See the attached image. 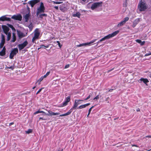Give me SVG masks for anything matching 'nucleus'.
<instances>
[{
  "instance_id": "obj_15",
  "label": "nucleus",
  "mask_w": 151,
  "mask_h": 151,
  "mask_svg": "<svg viewBox=\"0 0 151 151\" xmlns=\"http://www.w3.org/2000/svg\"><path fill=\"white\" fill-rule=\"evenodd\" d=\"M30 16V14L29 13H28L23 16V18L24 19L26 22H27Z\"/></svg>"
},
{
  "instance_id": "obj_50",
  "label": "nucleus",
  "mask_w": 151,
  "mask_h": 151,
  "mask_svg": "<svg viewBox=\"0 0 151 151\" xmlns=\"http://www.w3.org/2000/svg\"><path fill=\"white\" fill-rule=\"evenodd\" d=\"M113 68L112 69H111V70H108V71H107V73H109V72H110L111 71H112L113 70Z\"/></svg>"
},
{
  "instance_id": "obj_32",
  "label": "nucleus",
  "mask_w": 151,
  "mask_h": 151,
  "mask_svg": "<svg viewBox=\"0 0 151 151\" xmlns=\"http://www.w3.org/2000/svg\"><path fill=\"white\" fill-rule=\"evenodd\" d=\"M48 47H49V46L48 45H47L46 46L44 45H42L40 46V48H38V49L39 50L41 48H44L45 47L48 48Z\"/></svg>"
},
{
  "instance_id": "obj_35",
  "label": "nucleus",
  "mask_w": 151,
  "mask_h": 151,
  "mask_svg": "<svg viewBox=\"0 0 151 151\" xmlns=\"http://www.w3.org/2000/svg\"><path fill=\"white\" fill-rule=\"evenodd\" d=\"M32 132V130L31 129H29L27 131H26V132L27 134H29Z\"/></svg>"
},
{
  "instance_id": "obj_31",
  "label": "nucleus",
  "mask_w": 151,
  "mask_h": 151,
  "mask_svg": "<svg viewBox=\"0 0 151 151\" xmlns=\"http://www.w3.org/2000/svg\"><path fill=\"white\" fill-rule=\"evenodd\" d=\"M44 78L43 76H42L38 81L37 82H39V84H40V82L42 81Z\"/></svg>"
},
{
  "instance_id": "obj_30",
  "label": "nucleus",
  "mask_w": 151,
  "mask_h": 151,
  "mask_svg": "<svg viewBox=\"0 0 151 151\" xmlns=\"http://www.w3.org/2000/svg\"><path fill=\"white\" fill-rule=\"evenodd\" d=\"M7 25L9 27L11 28L13 30H14V31H15V29L14 28V27H13V26L12 25L9 24H7Z\"/></svg>"
},
{
  "instance_id": "obj_4",
  "label": "nucleus",
  "mask_w": 151,
  "mask_h": 151,
  "mask_svg": "<svg viewBox=\"0 0 151 151\" xmlns=\"http://www.w3.org/2000/svg\"><path fill=\"white\" fill-rule=\"evenodd\" d=\"M45 10V8L43 3L42 2H41L39 7L37 9L36 13L37 15L38 16L39 14L44 12Z\"/></svg>"
},
{
  "instance_id": "obj_3",
  "label": "nucleus",
  "mask_w": 151,
  "mask_h": 151,
  "mask_svg": "<svg viewBox=\"0 0 151 151\" xmlns=\"http://www.w3.org/2000/svg\"><path fill=\"white\" fill-rule=\"evenodd\" d=\"M147 8V6L145 2L141 0L138 5V9L140 12L145 11Z\"/></svg>"
},
{
  "instance_id": "obj_60",
  "label": "nucleus",
  "mask_w": 151,
  "mask_h": 151,
  "mask_svg": "<svg viewBox=\"0 0 151 151\" xmlns=\"http://www.w3.org/2000/svg\"><path fill=\"white\" fill-rule=\"evenodd\" d=\"M63 151V149H62L60 151Z\"/></svg>"
},
{
  "instance_id": "obj_26",
  "label": "nucleus",
  "mask_w": 151,
  "mask_h": 151,
  "mask_svg": "<svg viewBox=\"0 0 151 151\" xmlns=\"http://www.w3.org/2000/svg\"><path fill=\"white\" fill-rule=\"evenodd\" d=\"M125 23L123 21L120 22L117 24L118 27H120L123 25Z\"/></svg>"
},
{
  "instance_id": "obj_57",
  "label": "nucleus",
  "mask_w": 151,
  "mask_h": 151,
  "mask_svg": "<svg viewBox=\"0 0 151 151\" xmlns=\"http://www.w3.org/2000/svg\"><path fill=\"white\" fill-rule=\"evenodd\" d=\"M109 99V97H108L107 99H106V100L107 101Z\"/></svg>"
},
{
  "instance_id": "obj_38",
  "label": "nucleus",
  "mask_w": 151,
  "mask_h": 151,
  "mask_svg": "<svg viewBox=\"0 0 151 151\" xmlns=\"http://www.w3.org/2000/svg\"><path fill=\"white\" fill-rule=\"evenodd\" d=\"M68 102L65 101L63 103V106H66Z\"/></svg>"
},
{
  "instance_id": "obj_5",
  "label": "nucleus",
  "mask_w": 151,
  "mask_h": 151,
  "mask_svg": "<svg viewBox=\"0 0 151 151\" xmlns=\"http://www.w3.org/2000/svg\"><path fill=\"white\" fill-rule=\"evenodd\" d=\"M40 33V32L38 29L37 28L35 30L34 32V35L32 40V42H34L35 40L39 38Z\"/></svg>"
},
{
  "instance_id": "obj_6",
  "label": "nucleus",
  "mask_w": 151,
  "mask_h": 151,
  "mask_svg": "<svg viewBox=\"0 0 151 151\" xmlns=\"http://www.w3.org/2000/svg\"><path fill=\"white\" fill-rule=\"evenodd\" d=\"M18 50L17 48H14L11 51L9 55V58L11 59H13L14 56L16 55L18 52Z\"/></svg>"
},
{
  "instance_id": "obj_43",
  "label": "nucleus",
  "mask_w": 151,
  "mask_h": 151,
  "mask_svg": "<svg viewBox=\"0 0 151 151\" xmlns=\"http://www.w3.org/2000/svg\"><path fill=\"white\" fill-rule=\"evenodd\" d=\"M151 55V52H149V53H146L145 54V56H149V55Z\"/></svg>"
},
{
  "instance_id": "obj_41",
  "label": "nucleus",
  "mask_w": 151,
  "mask_h": 151,
  "mask_svg": "<svg viewBox=\"0 0 151 151\" xmlns=\"http://www.w3.org/2000/svg\"><path fill=\"white\" fill-rule=\"evenodd\" d=\"M7 68L9 69H11L12 70H13L14 68V66H11L9 67H7Z\"/></svg>"
},
{
  "instance_id": "obj_20",
  "label": "nucleus",
  "mask_w": 151,
  "mask_h": 151,
  "mask_svg": "<svg viewBox=\"0 0 151 151\" xmlns=\"http://www.w3.org/2000/svg\"><path fill=\"white\" fill-rule=\"evenodd\" d=\"M6 50L5 47H4L1 51L0 52V55L1 56H4L5 55Z\"/></svg>"
},
{
  "instance_id": "obj_14",
  "label": "nucleus",
  "mask_w": 151,
  "mask_h": 151,
  "mask_svg": "<svg viewBox=\"0 0 151 151\" xmlns=\"http://www.w3.org/2000/svg\"><path fill=\"white\" fill-rule=\"evenodd\" d=\"M11 20V19L9 17H7L5 16H3L0 17V21H10Z\"/></svg>"
},
{
  "instance_id": "obj_36",
  "label": "nucleus",
  "mask_w": 151,
  "mask_h": 151,
  "mask_svg": "<svg viewBox=\"0 0 151 151\" xmlns=\"http://www.w3.org/2000/svg\"><path fill=\"white\" fill-rule=\"evenodd\" d=\"M91 96H92V94L91 93H90L86 98L84 99V100L86 101L88 100L90 98Z\"/></svg>"
},
{
  "instance_id": "obj_21",
  "label": "nucleus",
  "mask_w": 151,
  "mask_h": 151,
  "mask_svg": "<svg viewBox=\"0 0 151 151\" xmlns=\"http://www.w3.org/2000/svg\"><path fill=\"white\" fill-rule=\"evenodd\" d=\"M90 105V103H87L85 104L79 106L78 109H81L85 108L86 107L89 106Z\"/></svg>"
},
{
  "instance_id": "obj_45",
  "label": "nucleus",
  "mask_w": 151,
  "mask_h": 151,
  "mask_svg": "<svg viewBox=\"0 0 151 151\" xmlns=\"http://www.w3.org/2000/svg\"><path fill=\"white\" fill-rule=\"evenodd\" d=\"M54 3L55 4H60L62 3L61 2H55V1H54Z\"/></svg>"
},
{
  "instance_id": "obj_23",
  "label": "nucleus",
  "mask_w": 151,
  "mask_h": 151,
  "mask_svg": "<svg viewBox=\"0 0 151 151\" xmlns=\"http://www.w3.org/2000/svg\"><path fill=\"white\" fill-rule=\"evenodd\" d=\"M7 36V40L9 41L10 40L11 37V33L10 32L5 34Z\"/></svg>"
},
{
  "instance_id": "obj_2",
  "label": "nucleus",
  "mask_w": 151,
  "mask_h": 151,
  "mask_svg": "<svg viewBox=\"0 0 151 151\" xmlns=\"http://www.w3.org/2000/svg\"><path fill=\"white\" fill-rule=\"evenodd\" d=\"M81 103L78 100H76L75 101L74 105L66 113L60 115L59 116L61 117L65 116L70 114L72 112L73 109H75L77 107L78 104H80Z\"/></svg>"
},
{
  "instance_id": "obj_16",
  "label": "nucleus",
  "mask_w": 151,
  "mask_h": 151,
  "mask_svg": "<svg viewBox=\"0 0 151 151\" xmlns=\"http://www.w3.org/2000/svg\"><path fill=\"white\" fill-rule=\"evenodd\" d=\"M2 28L5 34L9 32V28L6 26H2Z\"/></svg>"
},
{
  "instance_id": "obj_46",
  "label": "nucleus",
  "mask_w": 151,
  "mask_h": 151,
  "mask_svg": "<svg viewBox=\"0 0 151 151\" xmlns=\"http://www.w3.org/2000/svg\"><path fill=\"white\" fill-rule=\"evenodd\" d=\"M69 67V64L66 65L65 67V69L67 68H68V67Z\"/></svg>"
},
{
  "instance_id": "obj_8",
  "label": "nucleus",
  "mask_w": 151,
  "mask_h": 151,
  "mask_svg": "<svg viewBox=\"0 0 151 151\" xmlns=\"http://www.w3.org/2000/svg\"><path fill=\"white\" fill-rule=\"evenodd\" d=\"M28 44L27 41H25L23 43L18 45V47L19 50H21L25 47Z\"/></svg>"
},
{
  "instance_id": "obj_34",
  "label": "nucleus",
  "mask_w": 151,
  "mask_h": 151,
  "mask_svg": "<svg viewBox=\"0 0 151 151\" xmlns=\"http://www.w3.org/2000/svg\"><path fill=\"white\" fill-rule=\"evenodd\" d=\"M129 19V17H126L124 19V20L123 21L125 23Z\"/></svg>"
},
{
  "instance_id": "obj_56",
  "label": "nucleus",
  "mask_w": 151,
  "mask_h": 151,
  "mask_svg": "<svg viewBox=\"0 0 151 151\" xmlns=\"http://www.w3.org/2000/svg\"><path fill=\"white\" fill-rule=\"evenodd\" d=\"M113 90L112 89H110L109 90V91L110 92V91H111Z\"/></svg>"
},
{
  "instance_id": "obj_48",
  "label": "nucleus",
  "mask_w": 151,
  "mask_h": 151,
  "mask_svg": "<svg viewBox=\"0 0 151 151\" xmlns=\"http://www.w3.org/2000/svg\"><path fill=\"white\" fill-rule=\"evenodd\" d=\"M14 124V123H13V122H12V123H10L9 124V126H11V125H12V124Z\"/></svg>"
},
{
  "instance_id": "obj_28",
  "label": "nucleus",
  "mask_w": 151,
  "mask_h": 151,
  "mask_svg": "<svg viewBox=\"0 0 151 151\" xmlns=\"http://www.w3.org/2000/svg\"><path fill=\"white\" fill-rule=\"evenodd\" d=\"M39 17L42 18L43 17H46L47 16V14H39Z\"/></svg>"
},
{
  "instance_id": "obj_22",
  "label": "nucleus",
  "mask_w": 151,
  "mask_h": 151,
  "mask_svg": "<svg viewBox=\"0 0 151 151\" xmlns=\"http://www.w3.org/2000/svg\"><path fill=\"white\" fill-rule=\"evenodd\" d=\"M136 41L137 43L140 44L142 46L144 45L145 43V41H142L141 40L139 39L136 40Z\"/></svg>"
},
{
  "instance_id": "obj_42",
  "label": "nucleus",
  "mask_w": 151,
  "mask_h": 151,
  "mask_svg": "<svg viewBox=\"0 0 151 151\" xmlns=\"http://www.w3.org/2000/svg\"><path fill=\"white\" fill-rule=\"evenodd\" d=\"M94 107V106H93L91 107L89 109L88 112H89L91 113V111L92 109Z\"/></svg>"
},
{
  "instance_id": "obj_27",
  "label": "nucleus",
  "mask_w": 151,
  "mask_h": 151,
  "mask_svg": "<svg viewBox=\"0 0 151 151\" xmlns=\"http://www.w3.org/2000/svg\"><path fill=\"white\" fill-rule=\"evenodd\" d=\"M81 14L79 12H77L76 14H74L73 15V17H77L78 18L80 17L81 15Z\"/></svg>"
},
{
  "instance_id": "obj_47",
  "label": "nucleus",
  "mask_w": 151,
  "mask_h": 151,
  "mask_svg": "<svg viewBox=\"0 0 151 151\" xmlns=\"http://www.w3.org/2000/svg\"><path fill=\"white\" fill-rule=\"evenodd\" d=\"M41 119H42V120H45V119H43V118H42V117H40V118H39V120Z\"/></svg>"
},
{
  "instance_id": "obj_54",
  "label": "nucleus",
  "mask_w": 151,
  "mask_h": 151,
  "mask_svg": "<svg viewBox=\"0 0 151 151\" xmlns=\"http://www.w3.org/2000/svg\"><path fill=\"white\" fill-rule=\"evenodd\" d=\"M78 100L79 101H80V102L83 101V100Z\"/></svg>"
},
{
  "instance_id": "obj_55",
  "label": "nucleus",
  "mask_w": 151,
  "mask_h": 151,
  "mask_svg": "<svg viewBox=\"0 0 151 151\" xmlns=\"http://www.w3.org/2000/svg\"><path fill=\"white\" fill-rule=\"evenodd\" d=\"M132 147H133V146L137 147L136 145H132Z\"/></svg>"
},
{
  "instance_id": "obj_44",
  "label": "nucleus",
  "mask_w": 151,
  "mask_h": 151,
  "mask_svg": "<svg viewBox=\"0 0 151 151\" xmlns=\"http://www.w3.org/2000/svg\"><path fill=\"white\" fill-rule=\"evenodd\" d=\"M43 88H41V89H39V91L37 92V93H36V94H38V93H39L40 92H41V91L42 90Z\"/></svg>"
},
{
  "instance_id": "obj_1",
  "label": "nucleus",
  "mask_w": 151,
  "mask_h": 151,
  "mask_svg": "<svg viewBox=\"0 0 151 151\" xmlns=\"http://www.w3.org/2000/svg\"><path fill=\"white\" fill-rule=\"evenodd\" d=\"M119 31L118 30L116 31L111 34H110L107 36H105L100 39L96 43L97 44L96 45V46H97L98 44L100 43V42L104 41L106 40L110 39V38L115 36L119 33Z\"/></svg>"
},
{
  "instance_id": "obj_39",
  "label": "nucleus",
  "mask_w": 151,
  "mask_h": 151,
  "mask_svg": "<svg viewBox=\"0 0 151 151\" xmlns=\"http://www.w3.org/2000/svg\"><path fill=\"white\" fill-rule=\"evenodd\" d=\"M99 95H97L96 97H95L93 99V100H94L95 99H98L99 98Z\"/></svg>"
},
{
  "instance_id": "obj_59",
  "label": "nucleus",
  "mask_w": 151,
  "mask_h": 151,
  "mask_svg": "<svg viewBox=\"0 0 151 151\" xmlns=\"http://www.w3.org/2000/svg\"><path fill=\"white\" fill-rule=\"evenodd\" d=\"M83 1H86V0H82Z\"/></svg>"
},
{
  "instance_id": "obj_29",
  "label": "nucleus",
  "mask_w": 151,
  "mask_h": 151,
  "mask_svg": "<svg viewBox=\"0 0 151 151\" xmlns=\"http://www.w3.org/2000/svg\"><path fill=\"white\" fill-rule=\"evenodd\" d=\"M39 113H44L45 114H46V113H45V112H44L43 111H40L39 110L37 111L36 112H35V113H34V114H37Z\"/></svg>"
},
{
  "instance_id": "obj_53",
  "label": "nucleus",
  "mask_w": 151,
  "mask_h": 151,
  "mask_svg": "<svg viewBox=\"0 0 151 151\" xmlns=\"http://www.w3.org/2000/svg\"><path fill=\"white\" fill-rule=\"evenodd\" d=\"M90 114V112H88V114L87 115V117H88V116Z\"/></svg>"
},
{
  "instance_id": "obj_25",
  "label": "nucleus",
  "mask_w": 151,
  "mask_h": 151,
  "mask_svg": "<svg viewBox=\"0 0 151 151\" xmlns=\"http://www.w3.org/2000/svg\"><path fill=\"white\" fill-rule=\"evenodd\" d=\"M26 25L27 27H29L30 29V31H31L33 27V26L32 24L31 23H30L29 25H28V24H26Z\"/></svg>"
},
{
  "instance_id": "obj_11",
  "label": "nucleus",
  "mask_w": 151,
  "mask_h": 151,
  "mask_svg": "<svg viewBox=\"0 0 151 151\" xmlns=\"http://www.w3.org/2000/svg\"><path fill=\"white\" fill-rule=\"evenodd\" d=\"M48 114H46L45 115H46L49 116H56L60 114L59 113H55L52 112V111L49 110L48 111Z\"/></svg>"
},
{
  "instance_id": "obj_18",
  "label": "nucleus",
  "mask_w": 151,
  "mask_h": 151,
  "mask_svg": "<svg viewBox=\"0 0 151 151\" xmlns=\"http://www.w3.org/2000/svg\"><path fill=\"white\" fill-rule=\"evenodd\" d=\"M17 35L20 38H22L24 37V34L22 33V32L19 31L17 30Z\"/></svg>"
},
{
  "instance_id": "obj_24",
  "label": "nucleus",
  "mask_w": 151,
  "mask_h": 151,
  "mask_svg": "<svg viewBox=\"0 0 151 151\" xmlns=\"http://www.w3.org/2000/svg\"><path fill=\"white\" fill-rule=\"evenodd\" d=\"M16 40V36L15 34L14 33H13L12 35V39L11 41L12 42H14Z\"/></svg>"
},
{
  "instance_id": "obj_10",
  "label": "nucleus",
  "mask_w": 151,
  "mask_h": 151,
  "mask_svg": "<svg viewBox=\"0 0 151 151\" xmlns=\"http://www.w3.org/2000/svg\"><path fill=\"white\" fill-rule=\"evenodd\" d=\"M1 40L0 43V49L1 48L3 47L5 43V36L4 35H1Z\"/></svg>"
},
{
  "instance_id": "obj_51",
  "label": "nucleus",
  "mask_w": 151,
  "mask_h": 151,
  "mask_svg": "<svg viewBox=\"0 0 151 151\" xmlns=\"http://www.w3.org/2000/svg\"><path fill=\"white\" fill-rule=\"evenodd\" d=\"M136 111H140V109L139 108H138L137 110H136Z\"/></svg>"
},
{
  "instance_id": "obj_40",
  "label": "nucleus",
  "mask_w": 151,
  "mask_h": 151,
  "mask_svg": "<svg viewBox=\"0 0 151 151\" xmlns=\"http://www.w3.org/2000/svg\"><path fill=\"white\" fill-rule=\"evenodd\" d=\"M57 42L58 44L59 47H60V48H61L62 45H61L60 43L58 41H57Z\"/></svg>"
},
{
  "instance_id": "obj_7",
  "label": "nucleus",
  "mask_w": 151,
  "mask_h": 151,
  "mask_svg": "<svg viewBox=\"0 0 151 151\" xmlns=\"http://www.w3.org/2000/svg\"><path fill=\"white\" fill-rule=\"evenodd\" d=\"M97 40L96 39L93 40L91 41L90 42H89L83 43L81 44H80V45H76V47H79L81 46H86L87 45H90L91 44L93 43L94 42H95Z\"/></svg>"
},
{
  "instance_id": "obj_12",
  "label": "nucleus",
  "mask_w": 151,
  "mask_h": 151,
  "mask_svg": "<svg viewBox=\"0 0 151 151\" xmlns=\"http://www.w3.org/2000/svg\"><path fill=\"white\" fill-rule=\"evenodd\" d=\"M39 0H33L30 1L28 3L32 7H33L34 5L39 2Z\"/></svg>"
},
{
  "instance_id": "obj_17",
  "label": "nucleus",
  "mask_w": 151,
  "mask_h": 151,
  "mask_svg": "<svg viewBox=\"0 0 151 151\" xmlns=\"http://www.w3.org/2000/svg\"><path fill=\"white\" fill-rule=\"evenodd\" d=\"M142 81L145 84L147 85V83L149 82V81L147 79L143 78H141L138 81V82L139 83H141L142 82Z\"/></svg>"
},
{
  "instance_id": "obj_19",
  "label": "nucleus",
  "mask_w": 151,
  "mask_h": 151,
  "mask_svg": "<svg viewBox=\"0 0 151 151\" xmlns=\"http://www.w3.org/2000/svg\"><path fill=\"white\" fill-rule=\"evenodd\" d=\"M139 21V19H135L133 22L132 27L133 28L134 27L136 26V25L138 24Z\"/></svg>"
},
{
  "instance_id": "obj_13",
  "label": "nucleus",
  "mask_w": 151,
  "mask_h": 151,
  "mask_svg": "<svg viewBox=\"0 0 151 151\" xmlns=\"http://www.w3.org/2000/svg\"><path fill=\"white\" fill-rule=\"evenodd\" d=\"M12 18L16 20H21L22 19V17L20 15H14L12 17Z\"/></svg>"
},
{
  "instance_id": "obj_52",
  "label": "nucleus",
  "mask_w": 151,
  "mask_h": 151,
  "mask_svg": "<svg viewBox=\"0 0 151 151\" xmlns=\"http://www.w3.org/2000/svg\"><path fill=\"white\" fill-rule=\"evenodd\" d=\"M146 137L148 138H151V136H148Z\"/></svg>"
},
{
  "instance_id": "obj_37",
  "label": "nucleus",
  "mask_w": 151,
  "mask_h": 151,
  "mask_svg": "<svg viewBox=\"0 0 151 151\" xmlns=\"http://www.w3.org/2000/svg\"><path fill=\"white\" fill-rule=\"evenodd\" d=\"M50 71L48 72L43 77H44V78H46L50 74Z\"/></svg>"
},
{
  "instance_id": "obj_33",
  "label": "nucleus",
  "mask_w": 151,
  "mask_h": 151,
  "mask_svg": "<svg viewBox=\"0 0 151 151\" xmlns=\"http://www.w3.org/2000/svg\"><path fill=\"white\" fill-rule=\"evenodd\" d=\"M70 97L69 96L67 97L65 99V101L68 102H69L70 101Z\"/></svg>"
},
{
  "instance_id": "obj_9",
  "label": "nucleus",
  "mask_w": 151,
  "mask_h": 151,
  "mask_svg": "<svg viewBox=\"0 0 151 151\" xmlns=\"http://www.w3.org/2000/svg\"><path fill=\"white\" fill-rule=\"evenodd\" d=\"M102 3V2L95 3L92 5L91 8L93 10L94 9L101 6Z\"/></svg>"
},
{
  "instance_id": "obj_49",
  "label": "nucleus",
  "mask_w": 151,
  "mask_h": 151,
  "mask_svg": "<svg viewBox=\"0 0 151 151\" xmlns=\"http://www.w3.org/2000/svg\"><path fill=\"white\" fill-rule=\"evenodd\" d=\"M54 8L56 9H58V7L57 6H54Z\"/></svg>"
},
{
  "instance_id": "obj_58",
  "label": "nucleus",
  "mask_w": 151,
  "mask_h": 151,
  "mask_svg": "<svg viewBox=\"0 0 151 151\" xmlns=\"http://www.w3.org/2000/svg\"><path fill=\"white\" fill-rule=\"evenodd\" d=\"M35 86L33 88V89H35Z\"/></svg>"
}]
</instances>
